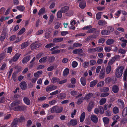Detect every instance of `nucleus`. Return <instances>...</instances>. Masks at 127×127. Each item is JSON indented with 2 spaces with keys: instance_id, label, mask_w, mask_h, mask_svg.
<instances>
[{
  "instance_id": "obj_1",
  "label": "nucleus",
  "mask_w": 127,
  "mask_h": 127,
  "mask_svg": "<svg viewBox=\"0 0 127 127\" xmlns=\"http://www.w3.org/2000/svg\"><path fill=\"white\" fill-rule=\"evenodd\" d=\"M124 68L123 66H119L115 72V75L118 78L120 77L123 73Z\"/></svg>"
},
{
  "instance_id": "obj_2",
  "label": "nucleus",
  "mask_w": 127,
  "mask_h": 127,
  "mask_svg": "<svg viewBox=\"0 0 127 127\" xmlns=\"http://www.w3.org/2000/svg\"><path fill=\"white\" fill-rule=\"evenodd\" d=\"M63 109V107L55 106L53 107L51 109V112L52 113L55 112L59 113H61Z\"/></svg>"
},
{
  "instance_id": "obj_3",
  "label": "nucleus",
  "mask_w": 127,
  "mask_h": 127,
  "mask_svg": "<svg viewBox=\"0 0 127 127\" xmlns=\"http://www.w3.org/2000/svg\"><path fill=\"white\" fill-rule=\"evenodd\" d=\"M7 32V30L6 28H4L3 29L2 34L0 36V40L1 41H4L6 37Z\"/></svg>"
},
{
  "instance_id": "obj_4",
  "label": "nucleus",
  "mask_w": 127,
  "mask_h": 127,
  "mask_svg": "<svg viewBox=\"0 0 127 127\" xmlns=\"http://www.w3.org/2000/svg\"><path fill=\"white\" fill-rule=\"evenodd\" d=\"M57 88V86L54 85H49L46 87V91L47 92L50 91L56 90Z\"/></svg>"
},
{
  "instance_id": "obj_5",
  "label": "nucleus",
  "mask_w": 127,
  "mask_h": 127,
  "mask_svg": "<svg viewBox=\"0 0 127 127\" xmlns=\"http://www.w3.org/2000/svg\"><path fill=\"white\" fill-rule=\"evenodd\" d=\"M41 45L40 43L37 44L36 42L31 44L30 47L32 50H33L40 47Z\"/></svg>"
},
{
  "instance_id": "obj_6",
  "label": "nucleus",
  "mask_w": 127,
  "mask_h": 127,
  "mask_svg": "<svg viewBox=\"0 0 127 127\" xmlns=\"http://www.w3.org/2000/svg\"><path fill=\"white\" fill-rule=\"evenodd\" d=\"M26 108V107L25 106H18L15 107L13 108V110L15 111L25 110Z\"/></svg>"
},
{
  "instance_id": "obj_7",
  "label": "nucleus",
  "mask_w": 127,
  "mask_h": 127,
  "mask_svg": "<svg viewBox=\"0 0 127 127\" xmlns=\"http://www.w3.org/2000/svg\"><path fill=\"white\" fill-rule=\"evenodd\" d=\"M73 54H78L82 56L83 55L81 53H83V50L81 49H78L74 50L72 52Z\"/></svg>"
},
{
  "instance_id": "obj_8",
  "label": "nucleus",
  "mask_w": 127,
  "mask_h": 127,
  "mask_svg": "<svg viewBox=\"0 0 127 127\" xmlns=\"http://www.w3.org/2000/svg\"><path fill=\"white\" fill-rule=\"evenodd\" d=\"M21 55V54L19 53H16L12 59V61L14 62H15L18 59Z\"/></svg>"
},
{
  "instance_id": "obj_9",
  "label": "nucleus",
  "mask_w": 127,
  "mask_h": 127,
  "mask_svg": "<svg viewBox=\"0 0 127 127\" xmlns=\"http://www.w3.org/2000/svg\"><path fill=\"white\" fill-rule=\"evenodd\" d=\"M91 119L94 123H96L98 122V118L95 115H93L91 116Z\"/></svg>"
},
{
  "instance_id": "obj_10",
  "label": "nucleus",
  "mask_w": 127,
  "mask_h": 127,
  "mask_svg": "<svg viewBox=\"0 0 127 127\" xmlns=\"http://www.w3.org/2000/svg\"><path fill=\"white\" fill-rule=\"evenodd\" d=\"M21 102L19 100H16L15 101H13L12 103H11V107H13V108L15 107H17L18 106L17 105L19 104Z\"/></svg>"
},
{
  "instance_id": "obj_11",
  "label": "nucleus",
  "mask_w": 127,
  "mask_h": 127,
  "mask_svg": "<svg viewBox=\"0 0 127 127\" xmlns=\"http://www.w3.org/2000/svg\"><path fill=\"white\" fill-rule=\"evenodd\" d=\"M30 58L31 57L30 56H28L24 57L22 60V62L23 63L25 64L26 63L29 61L30 59Z\"/></svg>"
},
{
  "instance_id": "obj_12",
  "label": "nucleus",
  "mask_w": 127,
  "mask_h": 127,
  "mask_svg": "<svg viewBox=\"0 0 127 127\" xmlns=\"http://www.w3.org/2000/svg\"><path fill=\"white\" fill-rule=\"evenodd\" d=\"M30 43L29 42L27 41L21 44V49H23L27 47L30 44Z\"/></svg>"
},
{
  "instance_id": "obj_13",
  "label": "nucleus",
  "mask_w": 127,
  "mask_h": 127,
  "mask_svg": "<svg viewBox=\"0 0 127 127\" xmlns=\"http://www.w3.org/2000/svg\"><path fill=\"white\" fill-rule=\"evenodd\" d=\"M69 7L68 6H65L62 7L60 11L63 13L66 12L69 9Z\"/></svg>"
},
{
  "instance_id": "obj_14",
  "label": "nucleus",
  "mask_w": 127,
  "mask_h": 127,
  "mask_svg": "<svg viewBox=\"0 0 127 127\" xmlns=\"http://www.w3.org/2000/svg\"><path fill=\"white\" fill-rule=\"evenodd\" d=\"M118 105L120 107L123 108L124 106V104L123 101L121 99H119L118 100Z\"/></svg>"
},
{
  "instance_id": "obj_15",
  "label": "nucleus",
  "mask_w": 127,
  "mask_h": 127,
  "mask_svg": "<svg viewBox=\"0 0 127 127\" xmlns=\"http://www.w3.org/2000/svg\"><path fill=\"white\" fill-rule=\"evenodd\" d=\"M93 95L92 93H89L86 95L84 97V99L88 101L93 96Z\"/></svg>"
},
{
  "instance_id": "obj_16",
  "label": "nucleus",
  "mask_w": 127,
  "mask_h": 127,
  "mask_svg": "<svg viewBox=\"0 0 127 127\" xmlns=\"http://www.w3.org/2000/svg\"><path fill=\"white\" fill-rule=\"evenodd\" d=\"M20 85L21 88L23 90H25L27 88V84L24 82L21 83Z\"/></svg>"
},
{
  "instance_id": "obj_17",
  "label": "nucleus",
  "mask_w": 127,
  "mask_h": 127,
  "mask_svg": "<svg viewBox=\"0 0 127 127\" xmlns=\"http://www.w3.org/2000/svg\"><path fill=\"white\" fill-rule=\"evenodd\" d=\"M55 60V58L54 56H51L48 57L47 59L48 62L50 63L53 62Z\"/></svg>"
},
{
  "instance_id": "obj_18",
  "label": "nucleus",
  "mask_w": 127,
  "mask_h": 127,
  "mask_svg": "<svg viewBox=\"0 0 127 127\" xmlns=\"http://www.w3.org/2000/svg\"><path fill=\"white\" fill-rule=\"evenodd\" d=\"M63 38L62 37L55 38L53 39V41L55 43H57L61 42L63 41Z\"/></svg>"
},
{
  "instance_id": "obj_19",
  "label": "nucleus",
  "mask_w": 127,
  "mask_h": 127,
  "mask_svg": "<svg viewBox=\"0 0 127 127\" xmlns=\"http://www.w3.org/2000/svg\"><path fill=\"white\" fill-rule=\"evenodd\" d=\"M79 7L82 9H84L86 6V3L85 1H82L80 2L79 4Z\"/></svg>"
},
{
  "instance_id": "obj_20",
  "label": "nucleus",
  "mask_w": 127,
  "mask_h": 127,
  "mask_svg": "<svg viewBox=\"0 0 127 127\" xmlns=\"http://www.w3.org/2000/svg\"><path fill=\"white\" fill-rule=\"evenodd\" d=\"M78 123L77 120L76 119H72L70 122V124L71 125L74 126L77 125Z\"/></svg>"
},
{
  "instance_id": "obj_21",
  "label": "nucleus",
  "mask_w": 127,
  "mask_h": 127,
  "mask_svg": "<svg viewBox=\"0 0 127 127\" xmlns=\"http://www.w3.org/2000/svg\"><path fill=\"white\" fill-rule=\"evenodd\" d=\"M23 100L24 102L27 105H29L30 104V101L27 97H25L24 98Z\"/></svg>"
},
{
  "instance_id": "obj_22",
  "label": "nucleus",
  "mask_w": 127,
  "mask_h": 127,
  "mask_svg": "<svg viewBox=\"0 0 127 127\" xmlns=\"http://www.w3.org/2000/svg\"><path fill=\"white\" fill-rule=\"evenodd\" d=\"M105 69L103 68H102L100 71V79H102L105 76Z\"/></svg>"
},
{
  "instance_id": "obj_23",
  "label": "nucleus",
  "mask_w": 127,
  "mask_h": 127,
  "mask_svg": "<svg viewBox=\"0 0 127 127\" xmlns=\"http://www.w3.org/2000/svg\"><path fill=\"white\" fill-rule=\"evenodd\" d=\"M127 122V119L126 118H123L121 120L120 123L121 125H124Z\"/></svg>"
},
{
  "instance_id": "obj_24",
  "label": "nucleus",
  "mask_w": 127,
  "mask_h": 127,
  "mask_svg": "<svg viewBox=\"0 0 127 127\" xmlns=\"http://www.w3.org/2000/svg\"><path fill=\"white\" fill-rule=\"evenodd\" d=\"M66 96V95L64 93H61L58 96V98L60 99H63Z\"/></svg>"
},
{
  "instance_id": "obj_25",
  "label": "nucleus",
  "mask_w": 127,
  "mask_h": 127,
  "mask_svg": "<svg viewBox=\"0 0 127 127\" xmlns=\"http://www.w3.org/2000/svg\"><path fill=\"white\" fill-rule=\"evenodd\" d=\"M98 24L100 26H104L107 23L105 21L100 20L98 21Z\"/></svg>"
},
{
  "instance_id": "obj_26",
  "label": "nucleus",
  "mask_w": 127,
  "mask_h": 127,
  "mask_svg": "<svg viewBox=\"0 0 127 127\" xmlns=\"http://www.w3.org/2000/svg\"><path fill=\"white\" fill-rule=\"evenodd\" d=\"M113 112L115 114L118 113L119 112V109L116 106H115L112 109Z\"/></svg>"
},
{
  "instance_id": "obj_27",
  "label": "nucleus",
  "mask_w": 127,
  "mask_h": 127,
  "mask_svg": "<svg viewBox=\"0 0 127 127\" xmlns=\"http://www.w3.org/2000/svg\"><path fill=\"white\" fill-rule=\"evenodd\" d=\"M85 113L84 112L82 113L80 116V121L81 122H83L85 119Z\"/></svg>"
},
{
  "instance_id": "obj_28",
  "label": "nucleus",
  "mask_w": 127,
  "mask_h": 127,
  "mask_svg": "<svg viewBox=\"0 0 127 127\" xmlns=\"http://www.w3.org/2000/svg\"><path fill=\"white\" fill-rule=\"evenodd\" d=\"M119 89L118 87L117 86H114L112 88V91L114 93H117L119 91Z\"/></svg>"
},
{
  "instance_id": "obj_29",
  "label": "nucleus",
  "mask_w": 127,
  "mask_h": 127,
  "mask_svg": "<svg viewBox=\"0 0 127 127\" xmlns=\"http://www.w3.org/2000/svg\"><path fill=\"white\" fill-rule=\"evenodd\" d=\"M101 33L102 35H107L110 33H109V32L108 31V30H102L101 31Z\"/></svg>"
},
{
  "instance_id": "obj_30",
  "label": "nucleus",
  "mask_w": 127,
  "mask_h": 127,
  "mask_svg": "<svg viewBox=\"0 0 127 127\" xmlns=\"http://www.w3.org/2000/svg\"><path fill=\"white\" fill-rule=\"evenodd\" d=\"M42 73V72L41 71H38L34 74V76L36 78H37Z\"/></svg>"
},
{
  "instance_id": "obj_31",
  "label": "nucleus",
  "mask_w": 127,
  "mask_h": 127,
  "mask_svg": "<svg viewBox=\"0 0 127 127\" xmlns=\"http://www.w3.org/2000/svg\"><path fill=\"white\" fill-rule=\"evenodd\" d=\"M45 12V8L44 7L42 8L39 10L38 13V15L40 16L41 15L43 14Z\"/></svg>"
},
{
  "instance_id": "obj_32",
  "label": "nucleus",
  "mask_w": 127,
  "mask_h": 127,
  "mask_svg": "<svg viewBox=\"0 0 127 127\" xmlns=\"http://www.w3.org/2000/svg\"><path fill=\"white\" fill-rule=\"evenodd\" d=\"M107 30L109 32V33L113 32L114 31V29L113 27L112 26H108L107 28Z\"/></svg>"
},
{
  "instance_id": "obj_33",
  "label": "nucleus",
  "mask_w": 127,
  "mask_h": 127,
  "mask_svg": "<svg viewBox=\"0 0 127 127\" xmlns=\"http://www.w3.org/2000/svg\"><path fill=\"white\" fill-rule=\"evenodd\" d=\"M47 56H45L43 57L39 60V62L40 63H45L47 60Z\"/></svg>"
},
{
  "instance_id": "obj_34",
  "label": "nucleus",
  "mask_w": 127,
  "mask_h": 127,
  "mask_svg": "<svg viewBox=\"0 0 127 127\" xmlns=\"http://www.w3.org/2000/svg\"><path fill=\"white\" fill-rule=\"evenodd\" d=\"M69 72V69L68 68H66L64 71L63 75L64 76L68 74Z\"/></svg>"
},
{
  "instance_id": "obj_35",
  "label": "nucleus",
  "mask_w": 127,
  "mask_h": 127,
  "mask_svg": "<svg viewBox=\"0 0 127 127\" xmlns=\"http://www.w3.org/2000/svg\"><path fill=\"white\" fill-rule=\"evenodd\" d=\"M106 99L105 98H101L99 101V104L100 105H103L106 102Z\"/></svg>"
},
{
  "instance_id": "obj_36",
  "label": "nucleus",
  "mask_w": 127,
  "mask_h": 127,
  "mask_svg": "<svg viewBox=\"0 0 127 127\" xmlns=\"http://www.w3.org/2000/svg\"><path fill=\"white\" fill-rule=\"evenodd\" d=\"M122 115L123 117H124L127 115V107L125 108L123 110Z\"/></svg>"
},
{
  "instance_id": "obj_37",
  "label": "nucleus",
  "mask_w": 127,
  "mask_h": 127,
  "mask_svg": "<svg viewBox=\"0 0 127 127\" xmlns=\"http://www.w3.org/2000/svg\"><path fill=\"white\" fill-rule=\"evenodd\" d=\"M116 59L115 57H114L112 58L108 62V64L109 65H112L115 62Z\"/></svg>"
},
{
  "instance_id": "obj_38",
  "label": "nucleus",
  "mask_w": 127,
  "mask_h": 127,
  "mask_svg": "<svg viewBox=\"0 0 127 127\" xmlns=\"http://www.w3.org/2000/svg\"><path fill=\"white\" fill-rule=\"evenodd\" d=\"M26 29L24 28H23L18 32V35H21L25 31Z\"/></svg>"
},
{
  "instance_id": "obj_39",
  "label": "nucleus",
  "mask_w": 127,
  "mask_h": 127,
  "mask_svg": "<svg viewBox=\"0 0 127 127\" xmlns=\"http://www.w3.org/2000/svg\"><path fill=\"white\" fill-rule=\"evenodd\" d=\"M103 120L105 124H108L109 122V119L107 117H105L103 118Z\"/></svg>"
},
{
  "instance_id": "obj_40",
  "label": "nucleus",
  "mask_w": 127,
  "mask_h": 127,
  "mask_svg": "<svg viewBox=\"0 0 127 127\" xmlns=\"http://www.w3.org/2000/svg\"><path fill=\"white\" fill-rule=\"evenodd\" d=\"M114 42V40L112 39H109L107 40L106 41V44L108 45L112 44Z\"/></svg>"
},
{
  "instance_id": "obj_41",
  "label": "nucleus",
  "mask_w": 127,
  "mask_h": 127,
  "mask_svg": "<svg viewBox=\"0 0 127 127\" xmlns=\"http://www.w3.org/2000/svg\"><path fill=\"white\" fill-rule=\"evenodd\" d=\"M111 69V67L110 65H109L107 66L106 69V73L107 74H109L110 72Z\"/></svg>"
},
{
  "instance_id": "obj_42",
  "label": "nucleus",
  "mask_w": 127,
  "mask_h": 127,
  "mask_svg": "<svg viewBox=\"0 0 127 127\" xmlns=\"http://www.w3.org/2000/svg\"><path fill=\"white\" fill-rule=\"evenodd\" d=\"M100 90L102 92H106L109 90V88L107 87L102 88H100Z\"/></svg>"
},
{
  "instance_id": "obj_43",
  "label": "nucleus",
  "mask_w": 127,
  "mask_h": 127,
  "mask_svg": "<svg viewBox=\"0 0 127 127\" xmlns=\"http://www.w3.org/2000/svg\"><path fill=\"white\" fill-rule=\"evenodd\" d=\"M14 68L16 70L17 72H18L21 71L22 67L21 66L17 65L14 67Z\"/></svg>"
},
{
  "instance_id": "obj_44",
  "label": "nucleus",
  "mask_w": 127,
  "mask_h": 127,
  "mask_svg": "<svg viewBox=\"0 0 127 127\" xmlns=\"http://www.w3.org/2000/svg\"><path fill=\"white\" fill-rule=\"evenodd\" d=\"M94 37V36L93 35H91L88 37L86 39V41L87 42H89L90 40H92Z\"/></svg>"
},
{
  "instance_id": "obj_45",
  "label": "nucleus",
  "mask_w": 127,
  "mask_h": 127,
  "mask_svg": "<svg viewBox=\"0 0 127 127\" xmlns=\"http://www.w3.org/2000/svg\"><path fill=\"white\" fill-rule=\"evenodd\" d=\"M97 80H94L91 82L90 83V87H93L97 83Z\"/></svg>"
},
{
  "instance_id": "obj_46",
  "label": "nucleus",
  "mask_w": 127,
  "mask_h": 127,
  "mask_svg": "<svg viewBox=\"0 0 127 127\" xmlns=\"http://www.w3.org/2000/svg\"><path fill=\"white\" fill-rule=\"evenodd\" d=\"M17 8L19 10L21 11H24L25 9V7L23 6H17Z\"/></svg>"
},
{
  "instance_id": "obj_47",
  "label": "nucleus",
  "mask_w": 127,
  "mask_h": 127,
  "mask_svg": "<svg viewBox=\"0 0 127 127\" xmlns=\"http://www.w3.org/2000/svg\"><path fill=\"white\" fill-rule=\"evenodd\" d=\"M54 45V44L53 43H51L46 45L45 47L46 48H48L53 47Z\"/></svg>"
},
{
  "instance_id": "obj_48",
  "label": "nucleus",
  "mask_w": 127,
  "mask_h": 127,
  "mask_svg": "<svg viewBox=\"0 0 127 127\" xmlns=\"http://www.w3.org/2000/svg\"><path fill=\"white\" fill-rule=\"evenodd\" d=\"M84 99L83 97L79 99L76 102V103L78 105L80 104L83 101Z\"/></svg>"
},
{
  "instance_id": "obj_49",
  "label": "nucleus",
  "mask_w": 127,
  "mask_h": 127,
  "mask_svg": "<svg viewBox=\"0 0 127 127\" xmlns=\"http://www.w3.org/2000/svg\"><path fill=\"white\" fill-rule=\"evenodd\" d=\"M104 81H101L97 84V86L98 87H102L104 85Z\"/></svg>"
},
{
  "instance_id": "obj_50",
  "label": "nucleus",
  "mask_w": 127,
  "mask_h": 127,
  "mask_svg": "<svg viewBox=\"0 0 127 127\" xmlns=\"http://www.w3.org/2000/svg\"><path fill=\"white\" fill-rule=\"evenodd\" d=\"M126 52L125 50L121 48L119 49L118 50V53L121 54H124Z\"/></svg>"
},
{
  "instance_id": "obj_51",
  "label": "nucleus",
  "mask_w": 127,
  "mask_h": 127,
  "mask_svg": "<svg viewBox=\"0 0 127 127\" xmlns=\"http://www.w3.org/2000/svg\"><path fill=\"white\" fill-rule=\"evenodd\" d=\"M82 45V44L81 43H75L73 45V47H78L81 46Z\"/></svg>"
},
{
  "instance_id": "obj_52",
  "label": "nucleus",
  "mask_w": 127,
  "mask_h": 127,
  "mask_svg": "<svg viewBox=\"0 0 127 127\" xmlns=\"http://www.w3.org/2000/svg\"><path fill=\"white\" fill-rule=\"evenodd\" d=\"M120 118V116L118 115H115L112 118L113 120L117 122V120H119Z\"/></svg>"
},
{
  "instance_id": "obj_53",
  "label": "nucleus",
  "mask_w": 127,
  "mask_h": 127,
  "mask_svg": "<svg viewBox=\"0 0 127 127\" xmlns=\"http://www.w3.org/2000/svg\"><path fill=\"white\" fill-rule=\"evenodd\" d=\"M96 30V29L95 28H93L90 29L87 32V33H92L94 32H95Z\"/></svg>"
},
{
  "instance_id": "obj_54",
  "label": "nucleus",
  "mask_w": 127,
  "mask_h": 127,
  "mask_svg": "<svg viewBox=\"0 0 127 127\" xmlns=\"http://www.w3.org/2000/svg\"><path fill=\"white\" fill-rule=\"evenodd\" d=\"M46 99V97L45 96L41 97L37 99V101L38 102H40L45 100Z\"/></svg>"
},
{
  "instance_id": "obj_55",
  "label": "nucleus",
  "mask_w": 127,
  "mask_h": 127,
  "mask_svg": "<svg viewBox=\"0 0 127 127\" xmlns=\"http://www.w3.org/2000/svg\"><path fill=\"white\" fill-rule=\"evenodd\" d=\"M101 12H98L96 15V18L97 20H99L101 18Z\"/></svg>"
},
{
  "instance_id": "obj_56",
  "label": "nucleus",
  "mask_w": 127,
  "mask_h": 127,
  "mask_svg": "<svg viewBox=\"0 0 127 127\" xmlns=\"http://www.w3.org/2000/svg\"><path fill=\"white\" fill-rule=\"evenodd\" d=\"M73 14V12L72 11L70 10L66 14V15L67 16H71Z\"/></svg>"
},
{
  "instance_id": "obj_57",
  "label": "nucleus",
  "mask_w": 127,
  "mask_h": 127,
  "mask_svg": "<svg viewBox=\"0 0 127 127\" xmlns=\"http://www.w3.org/2000/svg\"><path fill=\"white\" fill-rule=\"evenodd\" d=\"M60 52V51L59 50L57 49L52 51L51 52V53L52 54H56L59 53Z\"/></svg>"
},
{
  "instance_id": "obj_58",
  "label": "nucleus",
  "mask_w": 127,
  "mask_h": 127,
  "mask_svg": "<svg viewBox=\"0 0 127 127\" xmlns=\"http://www.w3.org/2000/svg\"><path fill=\"white\" fill-rule=\"evenodd\" d=\"M109 95V94L108 93H104L101 94L100 96L101 97H105L108 96Z\"/></svg>"
},
{
  "instance_id": "obj_59",
  "label": "nucleus",
  "mask_w": 127,
  "mask_h": 127,
  "mask_svg": "<svg viewBox=\"0 0 127 127\" xmlns=\"http://www.w3.org/2000/svg\"><path fill=\"white\" fill-rule=\"evenodd\" d=\"M63 13L61 11L58 12L57 13V15L58 18H61L62 17Z\"/></svg>"
},
{
  "instance_id": "obj_60",
  "label": "nucleus",
  "mask_w": 127,
  "mask_h": 127,
  "mask_svg": "<svg viewBox=\"0 0 127 127\" xmlns=\"http://www.w3.org/2000/svg\"><path fill=\"white\" fill-rule=\"evenodd\" d=\"M89 65V63L87 62H85L84 63L83 65V66L84 68H86L88 67Z\"/></svg>"
},
{
  "instance_id": "obj_61",
  "label": "nucleus",
  "mask_w": 127,
  "mask_h": 127,
  "mask_svg": "<svg viewBox=\"0 0 127 127\" xmlns=\"http://www.w3.org/2000/svg\"><path fill=\"white\" fill-rule=\"evenodd\" d=\"M59 93V91L58 90H57L55 91L52 92L50 94V95L51 96H53Z\"/></svg>"
},
{
  "instance_id": "obj_62",
  "label": "nucleus",
  "mask_w": 127,
  "mask_h": 127,
  "mask_svg": "<svg viewBox=\"0 0 127 127\" xmlns=\"http://www.w3.org/2000/svg\"><path fill=\"white\" fill-rule=\"evenodd\" d=\"M57 102L56 100H53L52 101H49V103L51 105L54 104Z\"/></svg>"
},
{
  "instance_id": "obj_63",
  "label": "nucleus",
  "mask_w": 127,
  "mask_h": 127,
  "mask_svg": "<svg viewBox=\"0 0 127 127\" xmlns=\"http://www.w3.org/2000/svg\"><path fill=\"white\" fill-rule=\"evenodd\" d=\"M5 54L4 53H2L0 54V62H1L4 58Z\"/></svg>"
},
{
  "instance_id": "obj_64",
  "label": "nucleus",
  "mask_w": 127,
  "mask_h": 127,
  "mask_svg": "<svg viewBox=\"0 0 127 127\" xmlns=\"http://www.w3.org/2000/svg\"><path fill=\"white\" fill-rule=\"evenodd\" d=\"M70 94L73 96L76 95L77 94V92L75 91H72L71 92Z\"/></svg>"
}]
</instances>
